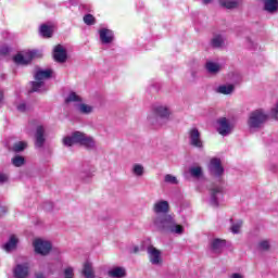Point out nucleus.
<instances>
[{
  "mask_svg": "<svg viewBox=\"0 0 278 278\" xmlns=\"http://www.w3.org/2000/svg\"><path fill=\"white\" fill-rule=\"evenodd\" d=\"M10 177L5 173H0V184H7Z\"/></svg>",
  "mask_w": 278,
  "mask_h": 278,
  "instance_id": "ea45409f",
  "label": "nucleus"
},
{
  "mask_svg": "<svg viewBox=\"0 0 278 278\" xmlns=\"http://www.w3.org/2000/svg\"><path fill=\"white\" fill-rule=\"evenodd\" d=\"M27 149V142L25 141H18L13 144V151L15 153H21V151H25Z\"/></svg>",
  "mask_w": 278,
  "mask_h": 278,
  "instance_id": "473e14b6",
  "label": "nucleus"
},
{
  "mask_svg": "<svg viewBox=\"0 0 278 278\" xmlns=\"http://www.w3.org/2000/svg\"><path fill=\"white\" fill-rule=\"evenodd\" d=\"M152 211L156 216H160V214H168V212H170V204L166 200H159L153 204Z\"/></svg>",
  "mask_w": 278,
  "mask_h": 278,
  "instance_id": "ddd939ff",
  "label": "nucleus"
},
{
  "mask_svg": "<svg viewBox=\"0 0 278 278\" xmlns=\"http://www.w3.org/2000/svg\"><path fill=\"white\" fill-rule=\"evenodd\" d=\"M35 58H38V51L31 50L28 52H25L24 54H17L14 56L15 64H21L22 66H25L29 64Z\"/></svg>",
  "mask_w": 278,
  "mask_h": 278,
  "instance_id": "9b49d317",
  "label": "nucleus"
},
{
  "mask_svg": "<svg viewBox=\"0 0 278 278\" xmlns=\"http://www.w3.org/2000/svg\"><path fill=\"white\" fill-rule=\"evenodd\" d=\"M83 275L85 278H94V270L92 269V263L86 262L84 264Z\"/></svg>",
  "mask_w": 278,
  "mask_h": 278,
  "instance_id": "a878e982",
  "label": "nucleus"
},
{
  "mask_svg": "<svg viewBox=\"0 0 278 278\" xmlns=\"http://www.w3.org/2000/svg\"><path fill=\"white\" fill-rule=\"evenodd\" d=\"M29 268H30V265H29L28 262L18 263L13 268V277L14 278H27V277H29Z\"/></svg>",
  "mask_w": 278,
  "mask_h": 278,
  "instance_id": "f8f14e48",
  "label": "nucleus"
},
{
  "mask_svg": "<svg viewBox=\"0 0 278 278\" xmlns=\"http://www.w3.org/2000/svg\"><path fill=\"white\" fill-rule=\"evenodd\" d=\"M152 223L157 231H166L176 236L184 235V226L177 224L173 214L156 215L153 217Z\"/></svg>",
  "mask_w": 278,
  "mask_h": 278,
  "instance_id": "f257e3e1",
  "label": "nucleus"
},
{
  "mask_svg": "<svg viewBox=\"0 0 278 278\" xmlns=\"http://www.w3.org/2000/svg\"><path fill=\"white\" fill-rule=\"evenodd\" d=\"M131 173L135 177H142V175H144V166L141 164H135L132 165Z\"/></svg>",
  "mask_w": 278,
  "mask_h": 278,
  "instance_id": "7c9ffc66",
  "label": "nucleus"
},
{
  "mask_svg": "<svg viewBox=\"0 0 278 278\" xmlns=\"http://www.w3.org/2000/svg\"><path fill=\"white\" fill-rule=\"evenodd\" d=\"M62 143L64 147H74V144H79L85 149H94V147H97L94 138L81 131H74L70 136L63 137Z\"/></svg>",
  "mask_w": 278,
  "mask_h": 278,
  "instance_id": "f03ea898",
  "label": "nucleus"
},
{
  "mask_svg": "<svg viewBox=\"0 0 278 278\" xmlns=\"http://www.w3.org/2000/svg\"><path fill=\"white\" fill-rule=\"evenodd\" d=\"M17 245H18V238H16V236L13 235L9 238V242L2 245V249L7 253H12V251H16Z\"/></svg>",
  "mask_w": 278,
  "mask_h": 278,
  "instance_id": "a211bd4d",
  "label": "nucleus"
},
{
  "mask_svg": "<svg viewBox=\"0 0 278 278\" xmlns=\"http://www.w3.org/2000/svg\"><path fill=\"white\" fill-rule=\"evenodd\" d=\"M229 278H244L242 274L233 273L229 276Z\"/></svg>",
  "mask_w": 278,
  "mask_h": 278,
  "instance_id": "37998d69",
  "label": "nucleus"
},
{
  "mask_svg": "<svg viewBox=\"0 0 278 278\" xmlns=\"http://www.w3.org/2000/svg\"><path fill=\"white\" fill-rule=\"evenodd\" d=\"M191 177L199 178L203 175V169L200 166H193L189 169Z\"/></svg>",
  "mask_w": 278,
  "mask_h": 278,
  "instance_id": "f704fd0d",
  "label": "nucleus"
},
{
  "mask_svg": "<svg viewBox=\"0 0 278 278\" xmlns=\"http://www.w3.org/2000/svg\"><path fill=\"white\" fill-rule=\"evenodd\" d=\"M202 2H203L205 5H207L208 3L212 2V0H202Z\"/></svg>",
  "mask_w": 278,
  "mask_h": 278,
  "instance_id": "a18cd8bd",
  "label": "nucleus"
},
{
  "mask_svg": "<svg viewBox=\"0 0 278 278\" xmlns=\"http://www.w3.org/2000/svg\"><path fill=\"white\" fill-rule=\"evenodd\" d=\"M39 34L42 38H52L53 36V25L42 24L39 27Z\"/></svg>",
  "mask_w": 278,
  "mask_h": 278,
  "instance_id": "aec40b11",
  "label": "nucleus"
},
{
  "mask_svg": "<svg viewBox=\"0 0 278 278\" xmlns=\"http://www.w3.org/2000/svg\"><path fill=\"white\" fill-rule=\"evenodd\" d=\"M12 164L16 168H21V166H24V164H25V157H23L21 155H16L15 157L12 159Z\"/></svg>",
  "mask_w": 278,
  "mask_h": 278,
  "instance_id": "72a5a7b5",
  "label": "nucleus"
},
{
  "mask_svg": "<svg viewBox=\"0 0 278 278\" xmlns=\"http://www.w3.org/2000/svg\"><path fill=\"white\" fill-rule=\"evenodd\" d=\"M268 121V113L263 109L254 110L249 114L248 117V127L250 131H257L266 125Z\"/></svg>",
  "mask_w": 278,
  "mask_h": 278,
  "instance_id": "20e7f679",
  "label": "nucleus"
},
{
  "mask_svg": "<svg viewBox=\"0 0 278 278\" xmlns=\"http://www.w3.org/2000/svg\"><path fill=\"white\" fill-rule=\"evenodd\" d=\"M84 23L86 25H94V23H97V20L92 16V14H87L84 16Z\"/></svg>",
  "mask_w": 278,
  "mask_h": 278,
  "instance_id": "c9c22d12",
  "label": "nucleus"
},
{
  "mask_svg": "<svg viewBox=\"0 0 278 278\" xmlns=\"http://www.w3.org/2000/svg\"><path fill=\"white\" fill-rule=\"evenodd\" d=\"M135 253H138V248L135 249Z\"/></svg>",
  "mask_w": 278,
  "mask_h": 278,
  "instance_id": "8fccbe9b",
  "label": "nucleus"
},
{
  "mask_svg": "<svg viewBox=\"0 0 278 278\" xmlns=\"http://www.w3.org/2000/svg\"><path fill=\"white\" fill-rule=\"evenodd\" d=\"M91 177H94V172L92 170L91 167H83L80 169V173H79V178L83 180V181H90V178Z\"/></svg>",
  "mask_w": 278,
  "mask_h": 278,
  "instance_id": "412c9836",
  "label": "nucleus"
},
{
  "mask_svg": "<svg viewBox=\"0 0 278 278\" xmlns=\"http://www.w3.org/2000/svg\"><path fill=\"white\" fill-rule=\"evenodd\" d=\"M51 70H39L35 74V81L31 83L30 92H47L49 90L45 85V79L51 77Z\"/></svg>",
  "mask_w": 278,
  "mask_h": 278,
  "instance_id": "39448f33",
  "label": "nucleus"
},
{
  "mask_svg": "<svg viewBox=\"0 0 278 278\" xmlns=\"http://www.w3.org/2000/svg\"><path fill=\"white\" fill-rule=\"evenodd\" d=\"M3 101V91L0 90V103Z\"/></svg>",
  "mask_w": 278,
  "mask_h": 278,
  "instance_id": "de8ad7c7",
  "label": "nucleus"
},
{
  "mask_svg": "<svg viewBox=\"0 0 278 278\" xmlns=\"http://www.w3.org/2000/svg\"><path fill=\"white\" fill-rule=\"evenodd\" d=\"M100 40L102 45H110L114 41V33L108 28H102L99 30Z\"/></svg>",
  "mask_w": 278,
  "mask_h": 278,
  "instance_id": "f3484780",
  "label": "nucleus"
},
{
  "mask_svg": "<svg viewBox=\"0 0 278 278\" xmlns=\"http://www.w3.org/2000/svg\"><path fill=\"white\" fill-rule=\"evenodd\" d=\"M33 248L37 255L47 256L51 253L53 245L51 244V241L47 239L37 238L33 241Z\"/></svg>",
  "mask_w": 278,
  "mask_h": 278,
  "instance_id": "0eeeda50",
  "label": "nucleus"
},
{
  "mask_svg": "<svg viewBox=\"0 0 278 278\" xmlns=\"http://www.w3.org/2000/svg\"><path fill=\"white\" fill-rule=\"evenodd\" d=\"M165 182L166 184H173V185H177L178 181H177V177L170 175V174H167L165 175Z\"/></svg>",
  "mask_w": 278,
  "mask_h": 278,
  "instance_id": "58836bf2",
  "label": "nucleus"
},
{
  "mask_svg": "<svg viewBox=\"0 0 278 278\" xmlns=\"http://www.w3.org/2000/svg\"><path fill=\"white\" fill-rule=\"evenodd\" d=\"M210 203L213 207H218L220 203V197H223V187L218 185H212L210 187Z\"/></svg>",
  "mask_w": 278,
  "mask_h": 278,
  "instance_id": "1a4fd4ad",
  "label": "nucleus"
},
{
  "mask_svg": "<svg viewBox=\"0 0 278 278\" xmlns=\"http://www.w3.org/2000/svg\"><path fill=\"white\" fill-rule=\"evenodd\" d=\"M264 9L269 14H275L278 10V0H264Z\"/></svg>",
  "mask_w": 278,
  "mask_h": 278,
  "instance_id": "4be33fe9",
  "label": "nucleus"
},
{
  "mask_svg": "<svg viewBox=\"0 0 278 278\" xmlns=\"http://www.w3.org/2000/svg\"><path fill=\"white\" fill-rule=\"evenodd\" d=\"M65 103H75V105L77 106L78 103H81V97H79L75 92H70V94L65 99Z\"/></svg>",
  "mask_w": 278,
  "mask_h": 278,
  "instance_id": "c85d7f7f",
  "label": "nucleus"
},
{
  "mask_svg": "<svg viewBox=\"0 0 278 278\" xmlns=\"http://www.w3.org/2000/svg\"><path fill=\"white\" fill-rule=\"evenodd\" d=\"M53 58L55 62L60 64H64L66 62L68 55L66 54V49L62 45H58L53 49Z\"/></svg>",
  "mask_w": 278,
  "mask_h": 278,
  "instance_id": "2eb2a0df",
  "label": "nucleus"
},
{
  "mask_svg": "<svg viewBox=\"0 0 278 278\" xmlns=\"http://www.w3.org/2000/svg\"><path fill=\"white\" fill-rule=\"evenodd\" d=\"M245 41H247L248 47H249L250 49H255V42H253L251 38L248 37V38L245 39Z\"/></svg>",
  "mask_w": 278,
  "mask_h": 278,
  "instance_id": "a19ab883",
  "label": "nucleus"
},
{
  "mask_svg": "<svg viewBox=\"0 0 278 278\" xmlns=\"http://www.w3.org/2000/svg\"><path fill=\"white\" fill-rule=\"evenodd\" d=\"M170 114H173V112L168 105L154 104L147 119L149 125L157 126L162 125V121H168L170 118Z\"/></svg>",
  "mask_w": 278,
  "mask_h": 278,
  "instance_id": "7ed1b4c3",
  "label": "nucleus"
},
{
  "mask_svg": "<svg viewBox=\"0 0 278 278\" xmlns=\"http://www.w3.org/2000/svg\"><path fill=\"white\" fill-rule=\"evenodd\" d=\"M76 110L80 114H92L94 109L91 105L80 102V103L76 104Z\"/></svg>",
  "mask_w": 278,
  "mask_h": 278,
  "instance_id": "bb28decb",
  "label": "nucleus"
},
{
  "mask_svg": "<svg viewBox=\"0 0 278 278\" xmlns=\"http://www.w3.org/2000/svg\"><path fill=\"white\" fill-rule=\"evenodd\" d=\"M125 275H127V271L123 267H114L109 270V277L112 278H123Z\"/></svg>",
  "mask_w": 278,
  "mask_h": 278,
  "instance_id": "b1692460",
  "label": "nucleus"
},
{
  "mask_svg": "<svg viewBox=\"0 0 278 278\" xmlns=\"http://www.w3.org/2000/svg\"><path fill=\"white\" fill-rule=\"evenodd\" d=\"M206 71L214 75V74L220 72V64L214 63V62H207Z\"/></svg>",
  "mask_w": 278,
  "mask_h": 278,
  "instance_id": "c756f323",
  "label": "nucleus"
},
{
  "mask_svg": "<svg viewBox=\"0 0 278 278\" xmlns=\"http://www.w3.org/2000/svg\"><path fill=\"white\" fill-rule=\"evenodd\" d=\"M215 127L217 134L225 137L233 134V129H236V124H233V122H231V119L227 117H218L215 122Z\"/></svg>",
  "mask_w": 278,
  "mask_h": 278,
  "instance_id": "423d86ee",
  "label": "nucleus"
},
{
  "mask_svg": "<svg viewBox=\"0 0 278 278\" xmlns=\"http://www.w3.org/2000/svg\"><path fill=\"white\" fill-rule=\"evenodd\" d=\"M257 250L258 251H270V241L266 240V239L258 241Z\"/></svg>",
  "mask_w": 278,
  "mask_h": 278,
  "instance_id": "2f4dec72",
  "label": "nucleus"
},
{
  "mask_svg": "<svg viewBox=\"0 0 278 278\" xmlns=\"http://www.w3.org/2000/svg\"><path fill=\"white\" fill-rule=\"evenodd\" d=\"M224 45H225V37H223V35H215L211 39V46L214 49H220V47H223Z\"/></svg>",
  "mask_w": 278,
  "mask_h": 278,
  "instance_id": "393cba45",
  "label": "nucleus"
},
{
  "mask_svg": "<svg viewBox=\"0 0 278 278\" xmlns=\"http://www.w3.org/2000/svg\"><path fill=\"white\" fill-rule=\"evenodd\" d=\"M70 1H71L72 4H75V1H77V0H70Z\"/></svg>",
  "mask_w": 278,
  "mask_h": 278,
  "instance_id": "09e8293b",
  "label": "nucleus"
},
{
  "mask_svg": "<svg viewBox=\"0 0 278 278\" xmlns=\"http://www.w3.org/2000/svg\"><path fill=\"white\" fill-rule=\"evenodd\" d=\"M17 110H18L20 112H25V110H27V105H25V103H22V104H20V105L17 106Z\"/></svg>",
  "mask_w": 278,
  "mask_h": 278,
  "instance_id": "79ce46f5",
  "label": "nucleus"
},
{
  "mask_svg": "<svg viewBox=\"0 0 278 278\" xmlns=\"http://www.w3.org/2000/svg\"><path fill=\"white\" fill-rule=\"evenodd\" d=\"M63 277L64 278H73L75 277V273L73 270V267H66L63 271Z\"/></svg>",
  "mask_w": 278,
  "mask_h": 278,
  "instance_id": "4c0bfd02",
  "label": "nucleus"
},
{
  "mask_svg": "<svg viewBox=\"0 0 278 278\" xmlns=\"http://www.w3.org/2000/svg\"><path fill=\"white\" fill-rule=\"evenodd\" d=\"M225 240L214 239L211 244V249L214 253H222L223 249H225Z\"/></svg>",
  "mask_w": 278,
  "mask_h": 278,
  "instance_id": "5701e85b",
  "label": "nucleus"
},
{
  "mask_svg": "<svg viewBox=\"0 0 278 278\" xmlns=\"http://www.w3.org/2000/svg\"><path fill=\"white\" fill-rule=\"evenodd\" d=\"M240 229H242V222H237L236 224H232L230 228L232 233H240Z\"/></svg>",
  "mask_w": 278,
  "mask_h": 278,
  "instance_id": "e433bc0d",
  "label": "nucleus"
},
{
  "mask_svg": "<svg viewBox=\"0 0 278 278\" xmlns=\"http://www.w3.org/2000/svg\"><path fill=\"white\" fill-rule=\"evenodd\" d=\"M8 213V207L5 206H0V216H3L4 214Z\"/></svg>",
  "mask_w": 278,
  "mask_h": 278,
  "instance_id": "c03bdc74",
  "label": "nucleus"
},
{
  "mask_svg": "<svg viewBox=\"0 0 278 278\" xmlns=\"http://www.w3.org/2000/svg\"><path fill=\"white\" fill-rule=\"evenodd\" d=\"M236 90V86L231 84H225V85H219L218 87L215 88V92L217 94H233Z\"/></svg>",
  "mask_w": 278,
  "mask_h": 278,
  "instance_id": "6ab92c4d",
  "label": "nucleus"
},
{
  "mask_svg": "<svg viewBox=\"0 0 278 278\" xmlns=\"http://www.w3.org/2000/svg\"><path fill=\"white\" fill-rule=\"evenodd\" d=\"M47 141V138L45 137V126L39 125L36 128L35 132V147L37 149H42L45 147V142Z\"/></svg>",
  "mask_w": 278,
  "mask_h": 278,
  "instance_id": "4468645a",
  "label": "nucleus"
},
{
  "mask_svg": "<svg viewBox=\"0 0 278 278\" xmlns=\"http://www.w3.org/2000/svg\"><path fill=\"white\" fill-rule=\"evenodd\" d=\"M219 5H222V8H226L227 10H235V8H238V1H236V0H219Z\"/></svg>",
  "mask_w": 278,
  "mask_h": 278,
  "instance_id": "cd10ccee",
  "label": "nucleus"
},
{
  "mask_svg": "<svg viewBox=\"0 0 278 278\" xmlns=\"http://www.w3.org/2000/svg\"><path fill=\"white\" fill-rule=\"evenodd\" d=\"M210 170L215 177H222L223 173H225V168H223L220 160L218 159L211 160Z\"/></svg>",
  "mask_w": 278,
  "mask_h": 278,
  "instance_id": "dca6fc26",
  "label": "nucleus"
},
{
  "mask_svg": "<svg viewBox=\"0 0 278 278\" xmlns=\"http://www.w3.org/2000/svg\"><path fill=\"white\" fill-rule=\"evenodd\" d=\"M36 278H45V274H37Z\"/></svg>",
  "mask_w": 278,
  "mask_h": 278,
  "instance_id": "49530a36",
  "label": "nucleus"
},
{
  "mask_svg": "<svg viewBox=\"0 0 278 278\" xmlns=\"http://www.w3.org/2000/svg\"><path fill=\"white\" fill-rule=\"evenodd\" d=\"M147 254L149 257V262L150 264H152V266H162V264H164V258L162 257V250L153 245H149L147 248Z\"/></svg>",
  "mask_w": 278,
  "mask_h": 278,
  "instance_id": "6e6552de",
  "label": "nucleus"
},
{
  "mask_svg": "<svg viewBox=\"0 0 278 278\" xmlns=\"http://www.w3.org/2000/svg\"><path fill=\"white\" fill-rule=\"evenodd\" d=\"M189 144L195 149H203V139H201V131L193 127L189 130Z\"/></svg>",
  "mask_w": 278,
  "mask_h": 278,
  "instance_id": "9d476101",
  "label": "nucleus"
}]
</instances>
